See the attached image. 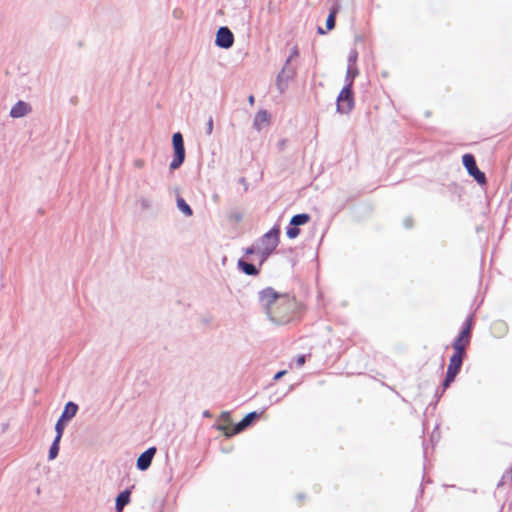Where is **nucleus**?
Listing matches in <instances>:
<instances>
[{
	"label": "nucleus",
	"instance_id": "7c9ffc66",
	"mask_svg": "<svg viewBox=\"0 0 512 512\" xmlns=\"http://www.w3.org/2000/svg\"><path fill=\"white\" fill-rule=\"evenodd\" d=\"M319 33L323 34L324 31L321 28H319Z\"/></svg>",
	"mask_w": 512,
	"mask_h": 512
},
{
	"label": "nucleus",
	"instance_id": "c85d7f7f",
	"mask_svg": "<svg viewBox=\"0 0 512 512\" xmlns=\"http://www.w3.org/2000/svg\"><path fill=\"white\" fill-rule=\"evenodd\" d=\"M249 103H250L251 105H253V104H254V97H253L252 95H251V96H249Z\"/></svg>",
	"mask_w": 512,
	"mask_h": 512
},
{
	"label": "nucleus",
	"instance_id": "0eeeda50",
	"mask_svg": "<svg viewBox=\"0 0 512 512\" xmlns=\"http://www.w3.org/2000/svg\"><path fill=\"white\" fill-rule=\"evenodd\" d=\"M462 162L468 173L480 184H486L485 174L477 167L475 158L472 154H465L462 157Z\"/></svg>",
	"mask_w": 512,
	"mask_h": 512
},
{
	"label": "nucleus",
	"instance_id": "f8f14e48",
	"mask_svg": "<svg viewBox=\"0 0 512 512\" xmlns=\"http://www.w3.org/2000/svg\"><path fill=\"white\" fill-rule=\"evenodd\" d=\"M130 490L126 489L122 491L116 498V512H122L124 507L130 502Z\"/></svg>",
	"mask_w": 512,
	"mask_h": 512
},
{
	"label": "nucleus",
	"instance_id": "2eb2a0df",
	"mask_svg": "<svg viewBox=\"0 0 512 512\" xmlns=\"http://www.w3.org/2000/svg\"><path fill=\"white\" fill-rule=\"evenodd\" d=\"M310 218H311L310 215L306 214V213L297 214L291 218L290 224L292 226L305 225L310 221Z\"/></svg>",
	"mask_w": 512,
	"mask_h": 512
},
{
	"label": "nucleus",
	"instance_id": "4be33fe9",
	"mask_svg": "<svg viewBox=\"0 0 512 512\" xmlns=\"http://www.w3.org/2000/svg\"><path fill=\"white\" fill-rule=\"evenodd\" d=\"M299 56V49L297 46H294L290 52V56L287 59V62H290L293 58H297Z\"/></svg>",
	"mask_w": 512,
	"mask_h": 512
},
{
	"label": "nucleus",
	"instance_id": "1a4fd4ad",
	"mask_svg": "<svg viewBox=\"0 0 512 512\" xmlns=\"http://www.w3.org/2000/svg\"><path fill=\"white\" fill-rule=\"evenodd\" d=\"M156 447H150L143 452L137 459V468L141 471L147 470L156 454Z\"/></svg>",
	"mask_w": 512,
	"mask_h": 512
},
{
	"label": "nucleus",
	"instance_id": "f03ea898",
	"mask_svg": "<svg viewBox=\"0 0 512 512\" xmlns=\"http://www.w3.org/2000/svg\"><path fill=\"white\" fill-rule=\"evenodd\" d=\"M471 331H472V318H467L465 322V326L460 332L459 336L453 342V350L454 353L450 358L449 365L447 368L446 378L444 380L443 386L444 389L448 388L450 384L454 381L455 377L460 371V368L463 363V358L465 356L466 348L470 344L471 339Z\"/></svg>",
	"mask_w": 512,
	"mask_h": 512
},
{
	"label": "nucleus",
	"instance_id": "9d476101",
	"mask_svg": "<svg viewBox=\"0 0 512 512\" xmlns=\"http://www.w3.org/2000/svg\"><path fill=\"white\" fill-rule=\"evenodd\" d=\"M270 124V115L267 111L261 110L259 111L254 118L253 127L260 131L261 129L267 127Z\"/></svg>",
	"mask_w": 512,
	"mask_h": 512
},
{
	"label": "nucleus",
	"instance_id": "6e6552de",
	"mask_svg": "<svg viewBox=\"0 0 512 512\" xmlns=\"http://www.w3.org/2000/svg\"><path fill=\"white\" fill-rule=\"evenodd\" d=\"M234 43L233 33L227 27H221L216 34V45L221 48H230Z\"/></svg>",
	"mask_w": 512,
	"mask_h": 512
},
{
	"label": "nucleus",
	"instance_id": "cd10ccee",
	"mask_svg": "<svg viewBox=\"0 0 512 512\" xmlns=\"http://www.w3.org/2000/svg\"><path fill=\"white\" fill-rule=\"evenodd\" d=\"M223 419L225 422H229L230 418L228 414L223 415Z\"/></svg>",
	"mask_w": 512,
	"mask_h": 512
},
{
	"label": "nucleus",
	"instance_id": "dca6fc26",
	"mask_svg": "<svg viewBox=\"0 0 512 512\" xmlns=\"http://www.w3.org/2000/svg\"><path fill=\"white\" fill-rule=\"evenodd\" d=\"M177 207L179 208V210L185 214L186 216H191L192 215V209L190 208V206L185 202V200L181 197H179L177 199Z\"/></svg>",
	"mask_w": 512,
	"mask_h": 512
},
{
	"label": "nucleus",
	"instance_id": "b1692460",
	"mask_svg": "<svg viewBox=\"0 0 512 512\" xmlns=\"http://www.w3.org/2000/svg\"><path fill=\"white\" fill-rule=\"evenodd\" d=\"M213 131V118L212 117H209L208 119V122H207V130H206V133L208 135H210Z\"/></svg>",
	"mask_w": 512,
	"mask_h": 512
},
{
	"label": "nucleus",
	"instance_id": "c756f323",
	"mask_svg": "<svg viewBox=\"0 0 512 512\" xmlns=\"http://www.w3.org/2000/svg\"><path fill=\"white\" fill-rule=\"evenodd\" d=\"M305 497L303 495H298V499L302 501Z\"/></svg>",
	"mask_w": 512,
	"mask_h": 512
},
{
	"label": "nucleus",
	"instance_id": "7ed1b4c3",
	"mask_svg": "<svg viewBox=\"0 0 512 512\" xmlns=\"http://www.w3.org/2000/svg\"><path fill=\"white\" fill-rule=\"evenodd\" d=\"M280 228L273 227L265 233L257 242V255L262 264L273 253L279 244Z\"/></svg>",
	"mask_w": 512,
	"mask_h": 512
},
{
	"label": "nucleus",
	"instance_id": "423d86ee",
	"mask_svg": "<svg viewBox=\"0 0 512 512\" xmlns=\"http://www.w3.org/2000/svg\"><path fill=\"white\" fill-rule=\"evenodd\" d=\"M257 417L256 412H251L247 414L236 426H232L230 424L220 425L218 427L219 430L223 431L225 436H233L242 430H244L246 427H248L253 420Z\"/></svg>",
	"mask_w": 512,
	"mask_h": 512
},
{
	"label": "nucleus",
	"instance_id": "ddd939ff",
	"mask_svg": "<svg viewBox=\"0 0 512 512\" xmlns=\"http://www.w3.org/2000/svg\"><path fill=\"white\" fill-rule=\"evenodd\" d=\"M77 410H78V406L75 403L68 402L65 405L64 411L60 418L63 419L64 421L70 420L71 418H73L76 415Z\"/></svg>",
	"mask_w": 512,
	"mask_h": 512
},
{
	"label": "nucleus",
	"instance_id": "6ab92c4d",
	"mask_svg": "<svg viewBox=\"0 0 512 512\" xmlns=\"http://www.w3.org/2000/svg\"><path fill=\"white\" fill-rule=\"evenodd\" d=\"M335 15H336V12L335 11H332L328 17H327V20H326V27L328 30H331L334 28L335 26Z\"/></svg>",
	"mask_w": 512,
	"mask_h": 512
},
{
	"label": "nucleus",
	"instance_id": "bb28decb",
	"mask_svg": "<svg viewBox=\"0 0 512 512\" xmlns=\"http://www.w3.org/2000/svg\"><path fill=\"white\" fill-rule=\"evenodd\" d=\"M134 165H135L136 167H138V168H142V167H143V165H144V162H143L142 160H136V161L134 162Z\"/></svg>",
	"mask_w": 512,
	"mask_h": 512
},
{
	"label": "nucleus",
	"instance_id": "9b49d317",
	"mask_svg": "<svg viewBox=\"0 0 512 512\" xmlns=\"http://www.w3.org/2000/svg\"><path fill=\"white\" fill-rule=\"evenodd\" d=\"M30 110L31 108L27 103L19 101L11 108L10 115L13 118H20L28 114Z\"/></svg>",
	"mask_w": 512,
	"mask_h": 512
},
{
	"label": "nucleus",
	"instance_id": "20e7f679",
	"mask_svg": "<svg viewBox=\"0 0 512 512\" xmlns=\"http://www.w3.org/2000/svg\"><path fill=\"white\" fill-rule=\"evenodd\" d=\"M354 107V96L351 83H348L337 98V111L342 114L349 113Z\"/></svg>",
	"mask_w": 512,
	"mask_h": 512
},
{
	"label": "nucleus",
	"instance_id": "f257e3e1",
	"mask_svg": "<svg viewBox=\"0 0 512 512\" xmlns=\"http://www.w3.org/2000/svg\"><path fill=\"white\" fill-rule=\"evenodd\" d=\"M258 303L269 320L277 325L293 321L300 310V304L293 295L278 292L272 287L259 291Z\"/></svg>",
	"mask_w": 512,
	"mask_h": 512
},
{
	"label": "nucleus",
	"instance_id": "412c9836",
	"mask_svg": "<svg viewBox=\"0 0 512 512\" xmlns=\"http://www.w3.org/2000/svg\"><path fill=\"white\" fill-rule=\"evenodd\" d=\"M358 74V70L356 68H351L349 67L348 70H347V78H350V82L349 83H353V80L354 78L357 76Z\"/></svg>",
	"mask_w": 512,
	"mask_h": 512
},
{
	"label": "nucleus",
	"instance_id": "4468645a",
	"mask_svg": "<svg viewBox=\"0 0 512 512\" xmlns=\"http://www.w3.org/2000/svg\"><path fill=\"white\" fill-rule=\"evenodd\" d=\"M238 267L243 271L246 275L256 276L259 274V270L251 263H248L244 260L238 261Z\"/></svg>",
	"mask_w": 512,
	"mask_h": 512
},
{
	"label": "nucleus",
	"instance_id": "5701e85b",
	"mask_svg": "<svg viewBox=\"0 0 512 512\" xmlns=\"http://www.w3.org/2000/svg\"><path fill=\"white\" fill-rule=\"evenodd\" d=\"M245 254L246 255H252V254H257V244L251 246V247H248L245 249Z\"/></svg>",
	"mask_w": 512,
	"mask_h": 512
},
{
	"label": "nucleus",
	"instance_id": "aec40b11",
	"mask_svg": "<svg viewBox=\"0 0 512 512\" xmlns=\"http://www.w3.org/2000/svg\"><path fill=\"white\" fill-rule=\"evenodd\" d=\"M286 234L290 239H294L300 234V230L297 226L288 227Z\"/></svg>",
	"mask_w": 512,
	"mask_h": 512
},
{
	"label": "nucleus",
	"instance_id": "a878e982",
	"mask_svg": "<svg viewBox=\"0 0 512 512\" xmlns=\"http://www.w3.org/2000/svg\"><path fill=\"white\" fill-rule=\"evenodd\" d=\"M286 374V370L279 371L275 374L274 380H279L283 375Z\"/></svg>",
	"mask_w": 512,
	"mask_h": 512
},
{
	"label": "nucleus",
	"instance_id": "39448f33",
	"mask_svg": "<svg viewBox=\"0 0 512 512\" xmlns=\"http://www.w3.org/2000/svg\"><path fill=\"white\" fill-rule=\"evenodd\" d=\"M172 143L174 148V158L170 163V169L179 168L185 159V148L182 134L177 132L173 134Z\"/></svg>",
	"mask_w": 512,
	"mask_h": 512
},
{
	"label": "nucleus",
	"instance_id": "393cba45",
	"mask_svg": "<svg viewBox=\"0 0 512 512\" xmlns=\"http://www.w3.org/2000/svg\"><path fill=\"white\" fill-rule=\"evenodd\" d=\"M296 363H297L298 366L304 365V363H305V356H303V355L298 356L297 359H296Z\"/></svg>",
	"mask_w": 512,
	"mask_h": 512
},
{
	"label": "nucleus",
	"instance_id": "2f4dec72",
	"mask_svg": "<svg viewBox=\"0 0 512 512\" xmlns=\"http://www.w3.org/2000/svg\"><path fill=\"white\" fill-rule=\"evenodd\" d=\"M160 512H163V511H160Z\"/></svg>",
	"mask_w": 512,
	"mask_h": 512
},
{
	"label": "nucleus",
	"instance_id": "f3484780",
	"mask_svg": "<svg viewBox=\"0 0 512 512\" xmlns=\"http://www.w3.org/2000/svg\"><path fill=\"white\" fill-rule=\"evenodd\" d=\"M59 442L60 441H57V439H55L54 442L52 443V445L49 449V459L50 460L57 457L58 452H59Z\"/></svg>",
	"mask_w": 512,
	"mask_h": 512
},
{
	"label": "nucleus",
	"instance_id": "a211bd4d",
	"mask_svg": "<svg viewBox=\"0 0 512 512\" xmlns=\"http://www.w3.org/2000/svg\"><path fill=\"white\" fill-rule=\"evenodd\" d=\"M63 422H64V420L60 418L55 425V430L57 432L55 439H57V441H60L62 434H63V430H64Z\"/></svg>",
	"mask_w": 512,
	"mask_h": 512
}]
</instances>
